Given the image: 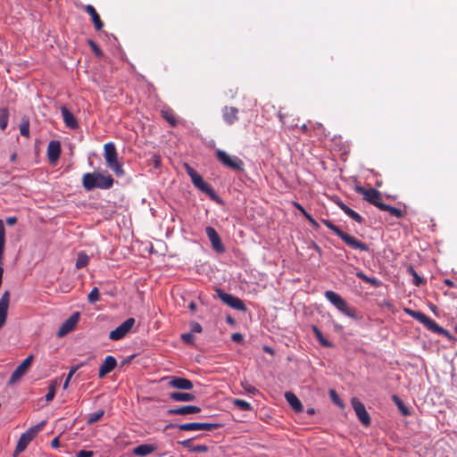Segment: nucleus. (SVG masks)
<instances>
[{
  "label": "nucleus",
  "mask_w": 457,
  "mask_h": 457,
  "mask_svg": "<svg viewBox=\"0 0 457 457\" xmlns=\"http://www.w3.org/2000/svg\"><path fill=\"white\" fill-rule=\"evenodd\" d=\"M184 168L187 175L191 178L192 183L194 186L201 190L202 192L205 193L210 196L212 200H217L218 195L214 189L212 187L211 185L206 183L203 177L196 172L189 164L185 163Z\"/></svg>",
  "instance_id": "20e7f679"
},
{
  "label": "nucleus",
  "mask_w": 457,
  "mask_h": 457,
  "mask_svg": "<svg viewBox=\"0 0 457 457\" xmlns=\"http://www.w3.org/2000/svg\"><path fill=\"white\" fill-rule=\"evenodd\" d=\"M180 445H183L184 447L188 448L190 451L195 452V453H205L208 451V447L204 445H193L191 444L190 439L184 440V441L180 442Z\"/></svg>",
  "instance_id": "c756f323"
},
{
  "label": "nucleus",
  "mask_w": 457,
  "mask_h": 457,
  "mask_svg": "<svg viewBox=\"0 0 457 457\" xmlns=\"http://www.w3.org/2000/svg\"><path fill=\"white\" fill-rule=\"evenodd\" d=\"M293 205L297 209L299 210L301 212H304V208L297 202H294L293 203Z\"/></svg>",
  "instance_id": "bf43d9fd"
},
{
  "label": "nucleus",
  "mask_w": 457,
  "mask_h": 457,
  "mask_svg": "<svg viewBox=\"0 0 457 457\" xmlns=\"http://www.w3.org/2000/svg\"><path fill=\"white\" fill-rule=\"evenodd\" d=\"M6 221V224L9 225V226H13L17 223V218L12 216V217H8L6 218L5 220Z\"/></svg>",
  "instance_id": "3c124183"
},
{
  "label": "nucleus",
  "mask_w": 457,
  "mask_h": 457,
  "mask_svg": "<svg viewBox=\"0 0 457 457\" xmlns=\"http://www.w3.org/2000/svg\"><path fill=\"white\" fill-rule=\"evenodd\" d=\"M80 313L79 312H73L59 328L57 331V337H62L74 330L79 320Z\"/></svg>",
  "instance_id": "4468645a"
},
{
  "label": "nucleus",
  "mask_w": 457,
  "mask_h": 457,
  "mask_svg": "<svg viewBox=\"0 0 457 457\" xmlns=\"http://www.w3.org/2000/svg\"><path fill=\"white\" fill-rule=\"evenodd\" d=\"M201 411V408L195 405H186L178 408L169 409L167 413L169 415H187L198 413Z\"/></svg>",
  "instance_id": "5701e85b"
},
{
  "label": "nucleus",
  "mask_w": 457,
  "mask_h": 457,
  "mask_svg": "<svg viewBox=\"0 0 457 457\" xmlns=\"http://www.w3.org/2000/svg\"><path fill=\"white\" fill-rule=\"evenodd\" d=\"M312 331H313L317 340L320 342V344L322 346L332 347V344L323 337L321 331L318 328L317 326H312Z\"/></svg>",
  "instance_id": "2f4dec72"
},
{
  "label": "nucleus",
  "mask_w": 457,
  "mask_h": 457,
  "mask_svg": "<svg viewBox=\"0 0 457 457\" xmlns=\"http://www.w3.org/2000/svg\"><path fill=\"white\" fill-rule=\"evenodd\" d=\"M233 403L236 407H237L239 410H242V411L253 410L252 405L248 402L242 400V399H235L233 401Z\"/></svg>",
  "instance_id": "e433bc0d"
},
{
  "label": "nucleus",
  "mask_w": 457,
  "mask_h": 457,
  "mask_svg": "<svg viewBox=\"0 0 457 457\" xmlns=\"http://www.w3.org/2000/svg\"><path fill=\"white\" fill-rule=\"evenodd\" d=\"M242 386L246 392L252 395H256L258 393V389L250 385L247 381L242 382Z\"/></svg>",
  "instance_id": "37998d69"
},
{
  "label": "nucleus",
  "mask_w": 457,
  "mask_h": 457,
  "mask_svg": "<svg viewBox=\"0 0 457 457\" xmlns=\"http://www.w3.org/2000/svg\"><path fill=\"white\" fill-rule=\"evenodd\" d=\"M60 445V441H59V438L58 437H54L52 441H51V446L53 448H57Z\"/></svg>",
  "instance_id": "4d7b16f0"
},
{
  "label": "nucleus",
  "mask_w": 457,
  "mask_h": 457,
  "mask_svg": "<svg viewBox=\"0 0 457 457\" xmlns=\"http://www.w3.org/2000/svg\"><path fill=\"white\" fill-rule=\"evenodd\" d=\"M226 320H227V322H228V323H229V324H234V323H235V320H234V319H233L231 316H228V317L226 318Z\"/></svg>",
  "instance_id": "e2e57ef3"
},
{
  "label": "nucleus",
  "mask_w": 457,
  "mask_h": 457,
  "mask_svg": "<svg viewBox=\"0 0 457 457\" xmlns=\"http://www.w3.org/2000/svg\"><path fill=\"white\" fill-rule=\"evenodd\" d=\"M231 339L237 344H242L244 341V337L240 333H233L231 335Z\"/></svg>",
  "instance_id": "de8ad7c7"
},
{
  "label": "nucleus",
  "mask_w": 457,
  "mask_h": 457,
  "mask_svg": "<svg viewBox=\"0 0 457 457\" xmlns=\"http://www.w3.org/2000/svg\"><path fill=\"white\" fill-rule=\"evenodd\" d=\"M104 410H103V409H100L94 413H90L87 417V425L94 424L95 422L98 421L104 416Z\"/></svg>",
  "instance_id": "72a5a7b5"
},
{
  "label": "nucleus",
  "mask_w": 457,
  "mask_h": 457,
  "mask_svg": "<svg viewBox=\"0 0 457 457\" xmlns=\"http://www.w3.org/2000/svg\"><path fill=\"white\" fill-rule=\"evenodd\" d=\"M437 334L445 336L447 337H451L450 333L446 329L443 328L442 327H440V330H438Z\"/></svg>",
  "instance_id": "6e6d98bb"
},
{
  "label": "nucleus",
  "mask_w": 457,
  "mask_h": 457,
  "mask_svg": "<svg viewBox=\"0 0 457 457\" xmlns=\"http://www.w3.org/2000/svg\"><path fill=\"white\" fill-rule=\"evenodd\" d=\"M263 350H264L266 353H270V354H272V353H273V350H272L270 347H269V346H264V347H263Z\"/></svg>",
  "instance_id": "0e129e2a"
},
{
  "label": "nucleus",
  "mask_w": 457,
  "mask_h": 457,
  "mask_svg": "<svg viewBox=\"0 0 457 457\" xmlns=\"http://www.w3.org/2000/svg\"><path fill=\"white\" fill-rule=\"evenodd\" d=\"M351 404L361 424L368 427L370 424V417L364 404L356 397L352 398Z\"/></svg>",
  "instance_id": "ddd939ff"
},
{
  "label": "nucleus",
  "mask_w": 457,
  "mask_h": 457,
  "mask_svg": "<svg viewBox=\"0 0 457 457\" xmlns=\"http://www.w3.org/2000/svg\"><path fill=\"white\" fill-rule=\"evenodd\" d=\"M408 272L411 275H412V277H413V283H414L415 286L419 287V286H420V285L425 283V280L417 274V272L415 271V270L411 266H410L408 268Z\"/></svg>",
  "instance_id": "4c0bfd02"
},
{
  "label": "nucleus",
  "mask_w": 457,
  "mask_h": 457,
  "mask_svg": "<svg viewBox=\"0 0 457 457\" xmlns=\"http://www.w3.org/2000/svg\"><path fill=\"white\" fill-rule=\"evenodd\" d=\"M15 160H16V154H12L11 155V161H12V162H14Z\"/></svg>",
  "instance_id": "774afa93"
},
{
  "label": "nucleus",
  "mask_w": 457,
  "mask_h": 457,
  "mask_svg": "<svg viewBox=\"0 0 457 457\" xmlns=\"http://www.w3.org/2000/svg\"><path fill=\"white\" fill-rule=\"evenodd\" d=\"M104 150L106 166L110 168L116 176L123 175L124 170L121 163L118 161V154L114 144L112 142L106 143L104 145Z\"/></svg>",
  "instance_id": "39448f33"
},
{
  "label": "nucleus",
  "mask_w": 457,
  "mask_h": 457,
  "mask_svg": "<svg viewBox=\"0 0 457 457\" xmlns=\"http://www.w3.org/2000/svg\"><path fill=\"white\" fill-rule=\"evenodd\" d=\"M157 449V446L154 445L143 444L135 447L133 453L137 456H146L152 453H154Z\"/></svg>",
  "instance_id": "a878e982"
},
{
  "label": "nucleus",
  "mask_w": 457,
  "mask_h": 457,
  "mask_svg": "<svg viewBox=\"0 0 457 457\" xmlns=\"http://www.w3.org/2000/svg\"><path fill=\"white\" fill-rule=\"evenodd\" d=\"M322 223L330 230H332L337 237H339L348 246L353 249H358L364 252H369L370 247L365 243L361 242L354 237L344 232L337 226L334 225L329 220H321Z\"/></svg>",
  "instance_id": "f03ea898"
},
{
  "label": "nucleus",
  "mask_w": 457,
  "mask_h": 457,
  "mask_svg": "<svg viewBox=\"0 0 457 457\" xmlns=\"http://www.w3.org/2000/svg\"><path fill=\"white\" fill-rule=\"evenodd\" d=\"M46 421L43 420L40 423L29 428L26 432L22 433L18 440L14 450V455L22 453L34 437L39 433L46 426Z\"/></svg>",
  "instance_id": "423d86ee"
},
{
  "label": "nucleus",
  "mask_w": 457,
  "mask_h": 457,
  "mask_svg": "<svg viewBox=\"0 0 457 457\" xmlns=\"http://www.w3.org/2000/svg\"><path fill=\"white\" fill-rule=\"evenodd\" d=\"M89 262L88 256L84 253H79L76 261V268L82 269L86 267Z\"/></svg>",
  "instance_id": "f704fd0d"
},
{
  "label": "nucleus",
  "mask_w": 457,
  "mask_h": 457,
  "mask_svg": "<svg viewBox=\"0 0 457 457\" xmlns=\"http://www.w3.org/2000/svg\"><path fill=\"white\" fill-rule=\"evenodd\" d=\"M87 300L90 303H95L100 300V294L97 287H94L87 295Z\"/></svg>",
  "instance_id": "ea45409f"
},
{
  "label": "nucleus",
  "mask_w": 457,
  "mask_h": 457,
  "mask_svg": "<svg viewBox=\"0 0 457 457\" xmlns=\"http://www.w3.org/2000/svg\"><path fill=\"white\" fill-rule=\"evenodd\" d=\"M114 179L105 172H87L83 175L82 186L87 191L95 188L109 189L112 187Z\"/></svg>",
  "instance_id": "f257e3e1"
},
{
  "label": "nucleus",
  "mask_w": 457,
  "mask_h": 457,
  "mask_svg": "<svg viewBox=\"0 0 457 457\" xmlns=\"http://www.w3.org/2000/svg\"><path fill=\"white\" fill-rule=\"evenodd\" d=\"M366 283H369L374 287H378L379 285V282L376 278H369Z\"/></svg>",
  "instance_id": "864d4df0"
},
{
  "label": "nucleus",
  "mask_w": 457,
  "mask_h": 457,
  "mask_svg": "<svg viewBox=\"0 0 457 457\" xmlns=\"http://www.w3.org/2000/svg\"><path fill=\"white\" fill-rule=\"evenodd\" d=\"M218 296L220 299L228 304L229 307L238 310V311H245V305L244 304L243 301L240 300L238 297H236L230 294L223 292L221 289L216 290Z\"/></svg>",
  "instance_id": "2eb2a0df"
},
{
  "label": "nucleus",
  "mask_w": 457,
  "mask_h": 457,
  "mask_svg": "<svg viewBox=\"0 0 457 457\" xmlns=\"http://www.w3.org/2000/svg\"><path fill=\"white\" fill-rule=\"evenodd\" d=\"M20 133L25 137H29V119L23 118L20 124Z\"/></svg>",
  "instance_id": "c9c22d12"
},
{
  "label": "nucleus",
  "mask_w": 457,
  "mask_h": 457,
  "mask_svg": "<svg viewBox=\"0 0 457 457\" xmlns=\"http://www.w3.org/2000/svg\"><path fill=\"white\" fill-rule=\"evenodd\" d=\"M170 398L176 402H192L195 399V395L192 393L172 392Z\"/></svg>",
  "instance_id": "cd10ccee"
},
{
  "label": "nucleus",
  "mask_w": 457,
  "mask_h": 457,
  "mask_svg": "<svg viewBox=\"0 0 457 457\" xmlns=\"http://www.w3.org/2000/svg\"><path fill=\"white\" fill-rule=\"evenodd\" d=\"M188 308L192 311V312H195L196 310V303L195 302H191L188 305Z\"/></svg>",
  "instance_id": "052dcab7"
},
{
  "label": "nucleus",
  "mask_w": 457,
  "mask_h": 457,
  "mask_svg": "<svg viewBox=\"0 0 457 457\" xmlns=\"http://www.w3.org/2000/svg\"><path fill=\"white\" fill-rule=\"evenodd\" d=\"M405 312L411 317H412L413 319H415L418 321H420V323H422L428 329H429L435 333H437L438 330H440V326L434 320L429 318L425 313L419 312V311L410 310V309H405Z\"/></svg>",
  "instance_id": "9d476101"
},
{
  "label": "nucleus",
  "mask_w": 457,
  "mask_h": 457,
  "mask_svg": "<svg viewBox=\"0 0 457 457\" xmlns=\"http://www.w3.org/2000/svg\"><path fill=\"white\" fill-rule=\"evenodd\" d=\"M84 10L88 15H90L96 30H101L104 27V22L102 21L95 7L91 4H87L84 7Z\"/></svg>",
  "instance_id": "b1692460"
},
{
  "label": "nucleus",
  "mask_w": 457,
  "mask_h": 457,
  "mask_svg": "<svg viewBox=\"0 0 457 457\" xmlns=\"http://www.w3.org/2000/svg\"><path fill=\"white\" fill-rule=\"evenodd\" d=\"M169 386L173 388L189 390L193 388V383L185 378L180 377H170Z\"/></svg>",
  "instance_id": "6ab92c4d"
},
{
  "label": "nucleus",
  "mask_w": 457,
  "mask_h": 457,
  "mask_svg": "<svg viewBox=\"0 0 457 457\" xmlns=\"http://www.w3.org/2000/svg\"><path fill=\"white\" fill-rule=\"evenodd\" d=\"M307 220H308V221L310 222V224L312 225V228H320L319 223L312 218V216L308 217Z\"/></svg>",
  "instance_id": "603ef678"
},
{
  "label": "nucleus",
  "mask_w": 457,
  "mask_h": 457,
  "mask_svg": "<svg viewBox=\"0 0 457 457\" xmlns=\"http://www.w3.org/2000/svg\"><path fill=\"white\" fill-rule=\"evenodd\" d=\"M181 339L187 345H194L195 337L192 333H185L181 335Z\"/></svg>",
  "instance_id": "c03bdc74"
},
{
  "label": "nucleus",
  "mask_w": 457,
  "mask_h": 457,
  "mask_svg": "<svg viewBox=\"0 0 457 457\" xmlns=\"http://www.w3.org/2000/svg\"><path fill=\"white\" fill-rule=\"evenodd\" d=\"M54 395H55V386L54 385H51L49 386L48 393L46 395V402L52 401L54 398Z\"/></svg>",
  "instance_id": "49530a36"
},
{
  "label": "nucleus",
  "mask_w": 457,
  "mask_h": 457,
  "mask_svg": "<svg viewBox=\"0 0 457 457\" xmlns=\"http://www.w3.org/2000/svg\"><path fill=\"white\" fill-rule=\"evenodd\" d=\"M81 365H78V366H74V367H71V369L70 370L68 375H67V378L64 381V384H63V388H66L69 385V382L71 378V377L75 374V372L79 369Z\"/></svg>",
  "instance_id": "79ce46f5"
},
{
  "label": "nucleus",
  "mask_w": 457,
  "mask_h": 457,
  "mask_svg": "<svg viewBox=\"0 0 457 457\" xmlns=\"http://www.w3.org/2000/svg\"><path fill=\"white\" fill-rule=\"evenodd\" d=\"M205 232L213 249L218 253H223L225 251V247L217 231L212 227H206Z\"/></svg>",
  "instance_id": "dca6fc26"
},
{
  "label": "nucleus",
  "mask_w": 457,
  "mask_h": 457,
  "mask_svg": "<svg viewBox=\"0 0 457 457\" xmlns=\"http://www.w3.org/2000/svg\"><path fill=\"white\" fill-rule=\"evenodd\" d=\"M162 117L171 126L176 127L179 123V120L170 108H164L161 111Z\"/></svg>",
  "instance_id": "bb28decb"
},
{
  "label": "nucleus",
  "mask_w": 457,
  "mask_h": 457,
  "mask_svg": "<svg viewBox=\"0 0 457 457\" xmlns=\"http://www.w3.org/2000/svg\"><path fill=\"white\" fill-rule=\"evenodd\" d=\"M325 297L345 316L352 319L359 318L355 308L350 306L337 293L328 290L325 292Z\"/></svg>",
  "instance_id": "7ed1b4c3"
},
{
  "label": "nucleus",
  "mask_w": 457,
  "mask_h": 457,
  "mask_svg": "<svg viewBox=\"0 0 457 457\" xmlns=\"http://www.w3.org/2000/svg\"><path fill=\"white\" fill-rule=\"evenodd\" d=\"M135 319L129 318L115 329L112 330L109 334V338L112 341L120 340L132 329L135 325Z\"/></svg>",
  "instance_id": "9b49d317"
},
{
  "label": "nucleus",
  "mask_w": 457,
  "mask_h": 457,
  "mask_svg": "<svg viewBox=\"0 0 457 457\" xmlns=\"http://www.w3.org/2000/svg\"><path fill=\"white\" fill-rule=\"evenodd\" d=\"M10 303V293L5 291L0 298V328L5 324Z\"/></svg>",
  "instance_id": "a211bd4d"
},
{
  "label": "nucleus",
  "mask_w": 457,
  "mask_h": 457,
  "mask_svg": "<svg viewBox=\"0 0 457 457\" xmlns=\"http://www.w3.org/2000/svg\"><path fill=\"white\" fill-rule=\"evenodd\" d=\"M300 129L301 131L305 134V135H310L309 134V128L306 124H303L301 127H300Z\"/></svg>",
  "instance_id": "13d9d810"
},
{
  "label": "nucleus",
  "mask_w": 457,
  "mask_h": 457,
  "mask_svg": "<svg viewBox=\"0 0 457 457\" xmlns=\"http://www.w3.org/2000/svg\"><path fill=\"white\" fill-rule=\"evenodd\" d=\"M61 155V144L57 140H52L47 145V157L49 162H55Z\"/></svg>",
  "instance_id": "4be33fe9"
},
{
  "label": "nucleus",
  "mask_w": 457,
  "mask_h": 457,
  "mask_svg": "<svg viewBox=\"0 0 457 457\" xmlns=\"http://www.w3.org/2000/svg\"><path fill=\"white\" fill-rule=\"evenodd\" d=\"M285 398L291 406V408L295 412H302L303 411V406L301 401L297 398V396L292 392H287L285 394Z\"/></svg>",
  "instance_id": "393cba45"
},
{
  "label": "nucleus",
  "mask_w": 457,
  "mask_h": 457,
  "mask_svg": "<svg viewBox=\"0 0 457 457\" xmlns=\"http://www.w3.org/2000/svg\"><path fill=\"white\" fill-rule=\"evenodd\" d=\"M61 113L65 126L71 129H77L79 123L75 116L69 111L66 106L61 107Z\"/></svg>",
  "instance_id": "412c9836"
},
{
  "label": "nucleus",
  "mask_w": 457,
  "mask_h": 457,
  "mask_svg": "<svg viewBox=\"0 0 457 457\" xmlns=\"http://www.w3.org/2000/svg\"><path fill=\"white\" fill-rule=\"evenodd\" d=\"M355 191L362 195L363 199L367 201L368 203L375 205L379 209L380 204H383L382 203V195L381 193L377 190L376 188H364L361 186H357L355 187Z\"/></svg>",
  "instance_id": "1a4fd4ad"
},
{
  "label": "nucleus",
  "mask_w": 457,
  "mask_h": 457,
  "mask_svg": "<svg viewBox=\"0 0 457 457\" xmlns=\"http://www.w3.org/2000/svg\"><path fill=\"white\" fill-rule=\"evenodd\" d=\"M94 453L92 451L81 450L77 453V457H93Z\"/></svg>",
  "instance_id": "8fccbe9b"
},
{
  "label": "nucleus",
  "mask_w": 457,
  "mask_h": 457,
  "mask_svg": "<svg viewBox=\"0 0 457 457\" xmlns=\"http://www.w3.org/2000/svg\"><path fill=\"white\" fill-rule=\"evenodd\" d=\"M9 112L7 108L0 109V129L4 130L8 125Z\"/></svg>",
  "instance_id": "473e14b6"
},
{
  "label": "nucleus",
  "mask_w": 457,
  "mask_h": 457,
  "mask_svg": "<svg viewBox=\"0 0 457 457\" xmlns=\"http://www.w3.org/2000/svg\"><path fill=\"white\" fill-rule=\"evenodd\" d=\"M379 210L387 212L392 216H395L396 218H402V217H403V214H404V212L401 209H398L396 207H394V206H391V205H388L386 204H380Z\"/></svg>",
  "instance_id": "7c9ffc66"
},
{
  "label": "nucleus",
  "mask_w": 457,
  "mask_h": 457,
  "mask_svg": "<svg viewBox=\"0 0 457 457\" xmlns=\"http://www.w3.org/2000/svg\"><path fill=\"white\" fill-rule=\"evenodd\" d=\"M445 284H446L449 287H453V282L451 281L450 279H445Z\"/></svg>",
  "instance_id": "69168bd1"
},
{
  "label": "nucleus",
  "mask_w": 457,
  "mask_h": 457,
  "mask_svg": "<svg viewBox=\"0 0 457 457\" xmlns=\"http://www.w3.org/2000/svg\"><path fill=\"white\" fill-rule=\"evenodd\" d=\"M216 157L222 165L233 171L243 172L245 170L244 162L237 156H231L225 151L218 149L216 151Z\"/></svg>",
  "instance_id": "0eeeda50"
},
{
  "label": "nucleus",
  "mask_w": 457,
  "mask_h": 457,
  "mask_svg": "<svg viewBox=\"0 0 457 457\" xmlns=\"http://www.w3.org/2000/svg\"><path fill=\"white\" fill-rule=\"evenodd\" d=\"M329 395H330L331 400H332L336 404L340 405V406H342V405H343V403H342V402H341V400H340L339 396L337 395V392H336L335 390L331 389V390L329 391Z\"/></svg>",
  "instance_id": "a18cd8bd"
},
{
  "label": "nucleus",
  "mask_w": 457,
  "mask_h": 457,
  "mask_svg": "<svg viewBox=\"0 0 457 457\" xmlns=\"http://www.w3.org/2000/svg\"><path fill=\"white\" fill-rule=\"evenodd\" d=\"M177 427L181 431H196V430H206L212 431L220 428L219 423H208V422H190L179 425L170 424L167 428Z\"/></svg>",
  "instance_id": "6e6552de"
},
{
  "label": "nucleus",
  "mask_w": 457,
  "mask_h": 457,
  "mask_svg": "<svg viewBox=\"0 0 457 457\" xmlns=\"http://www.w3.org/2000/svg\"><path fill=\"white\" fill-rule=\"evenodd\" d=\"M337 205L339 206V208L346 214L348 215L350 218H352L353 220H355L356 222L358 223H362L363 222V218L359 214L357 213L355 211L352 210L351 208H349L346 204H345L343 202H338L337 203Z\"/></svg>",
  "instance_id": "c85d7f7f"
},
{
  "label": "nucleus",
  "mask_w": 457,
  "mask_h": 457,
  "mask_svg": "<svg viewBox=\"0 0 457 457\" xmlns=\"http://www.w3.org/2000/svg\"><path fill=\"white\" fill-rule=\"evenodd\" d=\"M307 414L313 415L315 413L314 408L311 407L306 410Z\"/></svg>",
  "instance_id": "680f3d73"
},
{
  "label": "nucleus",
  "mask_w": 457,
  "mask_h": 457,
  "mask_svg": "<svg viewBox=\"0 0 457 457\" xmlns=\"http://www.w3.org/2000/svg\"><path fill=\"white\" fill-rule=\"evenodd\" d=\"M191 327V332L194 333H201L202 332V326L198 322H192L190 324Z\"/></svg>",
  "instance_id": "09e8293b"
},
{
  "label": "nucleus",
  "mask_w": 457,
  "mask_h": 457,
  "mask_svg": "<svg viewBox=\"0 0 457 457\" xmlns=\"http://www.w3.org/2000/svg\"><path fill=\"white\" fill-rule=\"evenodd\" d=\"M302 213H303V215L306 219H308V217L312 216V215H311V214H309L305 210H304V212H302Z\"/></svg>",
  "instance_id": "338daca9"
},
{
  "label": "nucleus",
  "mask_w": 457,
  "mask_h": 457,
  "mask_svg": "<svg viewBox=\"0 0 457 457\" xmlns=\"http://www.w3.org/2000/svg\"><path fill=\"white\" fill-rule=\"evenodd\" d=\"M88 45L91 48V50L94 52V54L98 56V57H101L103 56V51L100 49V47L93 41V40H88Z\"/></svg>",
  "instance_id": "a19ab883"
},
{
  "label": "nucleus",
  "mask_w": 457,
  "mask_h": 457,
  "mask_svg": "<svg viewBox=\"0 0 457 457\" xmlns=\"http://www.w3.org/2000/svg\"><path fill=\"white\" fill-rule=\"evenodd\" d=\"M238 109L233 106H225L222 109V118L223 120L228 125H233L235 122L238 120Z\"/></svg>",
  "instance_id": "aec40b11"
},
{
  "label": "nucleus",
  "mask_w": 457,
  "mask_h": 457,
  "mask_svg": "<svg viewBox=\"0 0 457 457\" xmlns=\"http://www.w3.org/2000/svg\"><path fill=\"white\" fill-rule=\"evenodd\" d=\"M393 401L403 415H409L410 411H408V408L397 395H393Z\"/></svg>",
  "instance_id": "58836bf2"
},
{
  "label": "nucleus",
  "mask_w": 457,
  "mask_h": 457,
  "mask_svg": "<svg viewBox=\"0 0 457 457\" xmlns=\"http://www.w3.org/2000/svg\"><path fill=\"white\" fill-rule=\"evenodd\" d=\"M116 366H117L116 359L112 355L106 356L99 368V373H98L99 378H102L105 377L108 373L112 372L115 369Z\"/></svg>",
  "instance_id": "f3484780"
},
{
  "label": "nucleus",
  "mask_w": 457,
  "mask_h": 457,
  "mask_svg": "<svg viewBox=\"0 0 457 457\" xmlns=\"http://www.w3.org/2000/svg\"><path fill=\"white\" fill-rule=\"evenodd\" d=\"M33 361V355H29L12 373L8 385H14L17 381H19L28 371L31 363Z\"/></svg>",
  "instance_id": "f8f14e48"
},
{
  "label": "nucleus",
  "mask_w": 457,
  "mask_h": 457,
  "mask_svg": "<svg viewBox=\"0 0 457 457\" xmlns=\"http://www.w3.org/2000/svg\"><path fill=\"white\" fill-rule=\"evenodd\" d=\"M357 278H361L362 281L366 282L370 277L365 275L362 271L356 273Z\"/></svg>",
  "instance_id": "5fc2aeb1"
}]
</instances>
